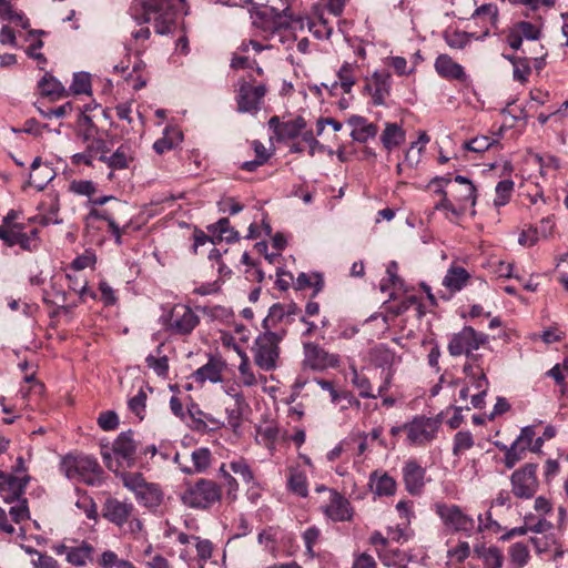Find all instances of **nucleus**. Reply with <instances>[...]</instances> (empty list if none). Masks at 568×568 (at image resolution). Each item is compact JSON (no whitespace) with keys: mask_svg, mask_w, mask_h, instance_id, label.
Returning <instances> with one entry per match:
<instances>
[{"mask_svg":"<svg viewBox=\"0 0 568 568\" xmlns=\"http://www.w3.org/2000/svg\"><path fill=\"white\" fill-rule=\"evenodd\" d=\"M436 513L443 524L456 532L470 535L475 530L483 531L486 529L497 532L500 528L496 521L491 520L489 513L486 514V521L483 519L481 515H478L477 527H475L474 519L466 515L459 506L438 503L436 504Z\"/></svg>","mask_w":568,"mask_h":568,"instance_id":"f257e3e1","label":"nucleus"},{"mask_svg":"<svg viewBox=\"0 0 568 568\" xmlns=\"http://www.w3.org/2000/svg\"><path fill=\"white\" fill-rule=\"evenodd\" d=\"M61 471L71 480L97 486L102 483L103 470L98 460L89 455L68 454L61 460Z\"/></svg>","mask_w":568,"mask_h":568,"instance_id":"f03ea898","label":"nucleus"},{"mask_svg":"<svg viewBox=\"0 0 568 568\" xmlns=\"http://www.w3.org/2000/svg\"><path fill=\"white\" fill-rule=\"evenodd\" d=\"M138 442L133 438V432H122L114 440L111 448L104 446L101 450L102 459L113 473L131 468L136 460Z\"/></svg>","mask_w":568,"mask_h":568,"instance_id":"7ed1b4c3","label":"nucleus"},{"mask_svg":"<svg viewBox=\"0 0 568 568\" xmlns=\"http://www.w3.org/2000/svg\"><path fill=\"white\" fill-rule=\"evenodd\" d=\"M143 10V22H154L155 32L168 34L175 22V9L172 0H136ZM184 3L185 0H179Z\"/></svg>","mask_w":568,"mask_h":568,"instance_id":"20e7f679","label":"nucleus"},{"mask_svg":"<svg viewBox=\"0 0 568 568\" xmlns=\"http://www.w3.org/2000/svg\"><path fill=\"white\" fill-rule=\"evenodd\" d=\"M129 209L130 206L126 202L113 200V205L108 209L99 210L97 207H91L87 215V221H106L110 233L114 237L115 243L120 245L122 244V235L128 233L132 226V223L130 220H128L122 226H120L118 220H126L129 215Z\"/></svg>","mask_w":568,"mask_h":568,"instance_id":"39448f33","label":"nucleus"},{"mask_svg":"<svg viewBox=\"0 0 568 568\" xmlns=\"http://www.w3.org/2000/svg\"><path fill=\"white\" fill-rule=\"evenodd\" d=\"M281 339L282 337L277 333L271 331H265L255 338L252 354L256 366L265 372L277 368Z\"/></svg>","mask_w":568,"mask_h":568,"instance_id":"423d86ee","label":"nucleus"},{"mask_svg":"<svg viewBox=\"0 0 568 568\" xmlns=\"http://www.w3.org/2000/svg\"><path fill=\"white\" fill-rule=\"evenodd\" d=\"M488 342V336L477 332L471 326H464L458 333L453 334L448 343V352L452 356L466 355L469 359L476 362L477 355L474 351Z\"/></svg>","mask_w":568,"mask_h":568,"instance_id":"0eeeda50","label":"nucleus"},{"mask_svg":"<svg viewBox=\"0 0 568 568\" xmlns=\"http://www.w3.org/2000/svg\"><path fill=\"white\" fill-rule=\"evenodd\" d=\"M267 88L264 83H253L246 79H240L236 84V104L241 113H257L263 104Z\"/></svg>","mask_w":568,"mask_h":568,"instance_id":"6e6552de","label":"nucleus"},{"mask_svg":"<svg viewBox=\"0 0 568 568\" xmlns=\"http://www.w3.org/2000/svg\"><path fill=\"white\" fill-rule=\"evenodd\" d=\"M199 315L185 304H175L168 317L166 328L172 334L189 335L199 325Z\"/></svg>","mask_w":568,"mask_h":568,"instance_id":"1a4fd4ad","label":"nucleus"},{"mask_svg":"<svg viewBox=\"0 0 568 568\" xmlns=\"http://www.w3.org/2000/svg\"><path fill=\"white\" fill-rule=\"evenodd\" d=\"M304 367L312 371L322 372L327 368H336L339 366V356L325 351L323 347L315 343L304 344Z\"/></svg>","mask_w":568,"mask_h":568,"instance_id":"9d476101","label":"nucleus"},{"mask_svg":"<svg viewBox=\"0 0 568 568\" xmlns=\"http://www.w3.org/2000/svg\"><path fill=\"white\" fill-rule=\"evenodd\" d=\"M455 204L460 209L463 215L467 209L474 207L476 204V187L470 180L463 175L454 178V184L447 191Z\"/></svg>","mask_w":568,"mask_h":568,"instance_id":"9b49d317","label":"nucleus"},{"mask_svg":"<svg viewBox=\"0 0 568 568\" xmlns=\"http://www.w3.org/2000/svg\"><path fill=\"white\" fill-rule=\"evenodd\" d=\"M537 465L526 464L511 475L513 491L516 497H532L537 490Z\"/></svg>","mask_w":568,"mask_h":568,"instance_id":"f8f14e48","label":"nucleus"},{"mask_svg":"<svg viewBox=\"0 0 568 568\" xmlns=\"http://www.w3.org/2000/svg\"><path fill=\"white\" fill-rule=\"evenodd\" d=\"M390 73L388 71H375L365 79L364 90L371 95L373 104L383 105L390 93Z\"/></svg>","mask_w":568,"mask_h":568,"instance_id":"ddd939ff","label":"nucleus"},{"mask_svg":"<svg viewBox=\"0 0 568 568\" xmlns=\"http://www.w3.org/2000/svg\"><path fill=\"white\" fill-rule=\"evenodd\" d=\"M38 230L33 229L29 233L9 229L4 225L0 226V239L8 245H19L24 251H36L39 247Z\"/></svg>","mask_w":568,"mask_h":568,"instance_id":"4468645a","label":"nucleus"},{"mask_svg":"<svg viewBox=\"0 0 568 568\" xmlns=\"http://www.w3.org/2000/svg\"><path fill=\"white\" fill-rule=\"evenodd\" d=\"M404 429L407 432V439L410 444L420 445L435 437L437 427L430 418L416 417L405 424Z\"/></svg>","mask_w":568,"mask_h":568,"instance_id":"2eb2a0df","label":"nucleus"},{"mask_svg":"<svg viewBox=\"0 0 568 568\" xmlns=\"http://www.w3.org/2000/svg\"><path fill=\"white\" fill-rule=\"evenodd\" d=\"M306 121L303 116L281 122L278 116L268 120V126L274 131L278 141H287L297 138L306 129Z\"/></svg>","mask_w":568,"mask_h":568,"instance_id":"dca6fc26","label":"nucleus"},{"mask_svg":"<svg viewBox=\"0 0 568 568\" xmlns=\"http://www.w3.org/2000/svg\"><path fill=\"white\" fill-rule=\"evenodd\" d=\"M403 483L409 495H419L425 486L426 470L415 459L407 460L402 469Z\"/></svg>","mask_w":568,"mask_h":568,"instance_id":"f3484780","label":"nucleus"},{"mask_svg":"<svg viewBox=\"0 0 568 568\" xmlns=\"http://www.w3.org/2000/svg\"><path fill=\"white\" fill-rule=\"evenodd\" d=\"M123 485L136 497H159L160 490L155 484L146 483L139 473H122Z\"/></svg>","mask_w":568,"mask_h":568,"instance_id":"a211bd4d","label":"nucleus"},{"mask_svg":"<svg viewBox=\"0 0 568 568\" xmlns=\"http://www.w3.org/2000/svg\"><path fill=\"white\" fill-rule=\"evenodd\" d=\"M369 359L375 367L386 372H394V366L400 363L402 357L386 344H378L371 348Z\"/></svg>","mask_w":568,"mask_h":568,"instance_id":"6ab92c4d","label":"nucleus"},{"mask_svg":"<svg viewBox=\"0 0 568 568\" xmlns=\"http://www.w3.org/2000/svg\"><path fill=\"white\" fill-rule=\"evenodd\" d=\"M226 364L223 359L211 357L209 362L193 373L196 383L204 384L222 382V373L225 371Z\"/></svg>","mask_w":568,"mask_h":568,"instance_id":"aec40b11","label":"nucleus"},{"mask_svg":"<svg viewBox=\"0 0 568 568\" xmlns=\"http://www.w3.org/2000/svg\"><path fill=\"white\" fill-rule=\"evenodd\" d=\"M131 513L132 505L120 499H106L102 509L103 517L118 526L123 525Z\"/></svg>","mask_w":568,"mask_h":568,"instance_id":"412c9836","label":"nucleus"},{"mask_svg":"<svg viewBox=\"0 0 568 568\" xmlns=\"http://www.w3.org/2000/svg\"><path fill=\"white\" fill-rule=\"evenodd\" d=\"M436 72L445 79L465 81L464 68L455 62L448 54H439L435 60Z\"/></svg>","mask_w":568,"mask_h":568,"instance_id":"4be33fe9","label":"nucleus"},{"mask_svg":"<svg viewBox=\"0 0 568 568\" xmlns=\"http://www.w3.org/2000/svg\"><path fill=\"white\" fill-rule=\"evenodd\" d=\"M347 123L352 126L351 136L354 141L365 143L369 139L376 136L378 128L376 124L368 122L365 118L353 115Z\"/></svg>","mask_w":568,"mask_h":568,"instance_id":"5701e85b","label":"nucleus"},{"mask_svg":"<svg viewBox=\"0 0 568 568\" xmlns=\"http://www.w3.org/2000/svg\"><path fill=\"white\" fill-rule=\"evenodd\" d=\"M211 452L209 448L201 447L192 452V466L184 465L180 462V455L176 454L175 462L180 465L182 471L186 474L203 473L211 464Z\"/></svg>","mask_w":568,"mask_h":568,"instance_id":"b1692460","label":"nucleus"},{"mask_svg":"<svg viewBox=\"0 0 568 568\" xmlns=\"http://www.w3.org/2000/svg\"><path fill=\"white\" fill-rule=\"evenodd\" d=\"M229 467L243 481V484L247 486V494H251V497L260 496V491L253 490L254 488H257L258 485L255 481L253 471L245 459L239 458L236 460H232L229 464Z\"/></svg>","mask_w":568,"mask_h":568,"instance_id":"393cba45","label":"nucleus"},{"mask_svg":"<svg viewBox=\"0 0 568 568\" xmlns=\"http://www.w3.org/2000/svg\"><path fill=\"white\" fill-rule=\"evenodd\" d=\"M260 16L272 19V21L266 22V26H263L265 30L280 31L287 29L293 21L292 14L288 13V8L277 11L272 7H266L260 12Z\"/></svg>","mask_w":568,"mask_h":568,"instance_id":"a878e982","label":"nucleus"},{"mask_svg":"<svg viewBox=\"0 0 568 568\" xmlns=\"http://www.w3.org/2000/svg\"><path fill=\"white\" fill-rule=\"evenodd\" d=\"M371 487L378 496H394L396 493V480L386 473L374 471L369 477Z\"/></svg>","mask_w":568,"mask_h":568,"instance_id":"bb28decb","label":"nucleus"},{"mask_svg":"<svg viewBox=\"0 0 568 568\" xmlns=\"http://www.w3.org/2000/svg\"><path fill=\"white\" fill-rule=\"evenodd\" d=\"M474 554L477 558L483 560L484 568H501L504 562V555L495 546L486 547L485 545H477L474 548Z\"/></svg>","mask_w":568,"mask_h":568,"instance_id":"cd10ccee","label":"nucleus"},{"mask_svg":"<svg viewBox=\"0 0 568 568\" xmlns=\"http://www.w3.org/2000/svg\"><path fill=\"white\" fill-rule=\"evenodd\" d=\"M405 131L399 124L390 122L385 123V129L381 134V141L387 151H392L403 144L405 142Z\"/></svg>","mask_w":568,"mask_h":568,"instance_id":"c85d7f7f","label":"nucleus"},{"mask_svg":"<svg viewBox=\"0 0 568 568\" xmlns=\"http://www.w3.org/2000/svg\"><path fill=\"white\" fill-rule=\"evenodd\" d=\"M324 513L334 521H344L352 518L353 508L348 499H331L329 505L324 507Z\"/></svg>","mask_w":568,"mask_h":568,"instance_id":"c756f323","label":"nucleus"},{"mask_svg":"<svg viewBox=\"0 0 568 568\" xmlns=\"http://www.w3.org/2000/svg\"><path fill=\"white\" fill-rule=\"evenodd\" d=\"M0 494L4 490L9 491L8 497H21L24 494V488L29 481L28 476L16 477V476H4L2 471H0Z\"/></svg>","mask_w":568,"mask_h":568,"instance_id":"7c9ffc66","label":"nucleus"},{"mask_svg":"<svg viewBox=\"0 0 568 568\" xmlns=\"http://www.w3.org/2000/svg\"><path fill=\"white\" fill-rule=\"evenodd\" d=\"M38 88L41 95L49 97L51 100L60 99L67 95L64 87L50 73H45L39 81Z\"/></svg>","mask_w":568,"mask_h":568,"instance_id":"2f4dec72","label":"nucleus"},{"mask_svg":"<svg viewBox=\"0 0 568 568\" xmlns=\"http://www.w3.org/2000/svg\"><path fill=\"white\" fill-rule=\"evenodd\" d=\"M468 278L469 274L464 267L453 266L447 271L443 280V285L450 292H457L466 285Z\"/></svg>","mask_w":568,"mask_h":568,"instance_id":"473e14b6","label":"nucleus"},{"mask_svg":"<svg viewBox=\"0 0 568 568\" xmlns=\"http://www.w3.org/2000/svg\"><path fill=\"white\" fill-rule=\"evenodd\" d=\"M94 548L82 541L79 546L71 547L67 554V561L75 567H83L92 559Z\"/></svg>","mask_w":568,"mask_h":568,"instance_id":"72a5a7b5","label":"nucleus"},{"mask_svg":"<svg viewBox=\"0 0 568 568\" xmlns=\"http://www.w3.org/2000/svg\"><path fill=\"white\" fill-rule=\"evenodd\" d=\"M356 68H357V65L355 63H349V62L343 63V65L339 68L338 72H337L339 82L335 81L331 85V88H329L331 92L333 90L337 89V87L339 85L345 93H349L352 91V88L356 83L355 78H354V71Z\"/></svg>","mask_w":568,"mask_h":568,"instance_id":"f704fd0d","label":"nucleus"},{"mask_svg":"<svg viewBox=\"0 0 568 568\" xmlns=\"http://www.w3.org/2000/svg\"><path fill=\"white\" fill-rule=\"evenodd\" d=\"M133 160V152L129 145H120L115 152L106 156L103 162L112 170H123L129 166V163Z\"/></svg>","mask_w":568,"mask_h":568,"instance_id":"c9c22d12","label":"nucleus"},{"mask_svg":"<svg viewBox=\"0 0 568 568\" xmlns=\"http://www.w3.org/2000/svg\"><path fill=\"white\" fill-rule=\"evenodd\" d=\"M207 231L227 243L236 242L240 239L239 232L231 226L226 217H222L215 224L207 226Z\"/></svg>","mask_w":568,"mask_h":568,"instance_id":"e433bc0d","label":"nucleus"},{"mask_svg":"<svg viewBox=\"0 0 568 568\" xmlns=\"http://www.w3.org/2000/svg\"><path fill=\"white\" fill-rule=\"evenodd\" d=\"M500 135H501V133L498 132L491 136H487V135L476 136V138L465 142L464 148L471 152L481 153V152L489 150L490 148L499 146Z\"/></svg>","mask_w":568,"mask_h":568,"instance_id":"4c0bfd02","label":"nucleus"},{"mask_svg":"<svg viewBox=\"0 0 568 568\" xmlns=\"http://www.w3.org/2000/svg\"><path fill=\"white\" fill-rule=\"evenodd\" d=\"M471 18L479 20L487 28L497 29L498 8L494 3H485L474 11Z\"/></svg>","mask_w":568,"mask_h":568,"instance_id":"58836bf2","label":"nucleus"},{"mask_svg":"<svg viewBox=\"0 0 568 568\" xmlns=\"http://www.w3.org/2000/svg\"><path fill=\"white\" fill-rule=\"evenodd\" d=\"M236 351L241 357V363L239 365L241 383L247 387L255 386L257 384V378L250 367L247 354L240 348H236Z\"/></svg>","mask_w":568,"mask_h":568,"instance_id":"ea45409f","label":"nucleus"},{"mask_svg":"<svg viewBox=\"0 0 568 568\" xmlns=\"http://www.w3.org/2000/svg\"><path fill=\"white\" fill-rule=\"evenodd\" d=\"M352 371V384L358 389L362 398H376L377 395L372 393V385L369 379L359 374L355 366L351 367Z\"/></svg>","mask_w":568,"mask_h":568,"instance_id":"a19ab883","label":"nucleus"},{"mask_svg":"<svg viewBox=\"0 0 568 568\" xmlns=\"http://www.w3.org/2000/svg\"><path fill=\"white\" fill-rule=\"evenodd\" d=\"M509 558L516 568H523L530 558L528 547L523 542H515L509 548Z\"/></svg>","mask_w":568,"mask_h":568,"instance_id":"79ce46f5","label":"nucleus"},{"mask_svg":"<svg viewBox=\"0 0 568 568\" xmlns=\"http://www.w3.org/2000/svg\"><path fill=\"white\" fill-rule=\"evenodd\" d=\"M310 32L317 39H329L333 33V27L322 16L308 23Z\"/></svg>","mask_w":568,"mask_h":568,"instance_id":"37998d69","label":"nucleus"},{"mask_svg":"<svg viewBox=\"0 0 568 568\" xmlns=\"http://www.w3.org/2000/svg\"><path fill=\"white\" fill-rule=\"evenodd\" d=\"M290 491L300 497H307L306 476L302 471H292L288 478Z\"/></svg>","mask_w":568,"mask_h":568,"instance_id":"c03bdc74","label":"nucleus"},{"mask_svg":"<svg viewBox=\"0 0 568 568\" xmlns=\"http://www.w3.org/2000/svg\"><path fill=\"white\" fill-rule=\"evenodd\" d=\"M85 149L100 161L106 160V153L110 151L101 132L85 143Z\"/></svg>","mask_w":568,"mask_h":568,"instance_id":"a18cd8bd","label":"nucleus"},{"mask_svg":"<svg viewBox=\"0 0 568 568\" xmlns=\"http://www.w3.org/2000/svg\"><path fill=\"white\" fill-rule=\"evenodd\" d=\"M438 194L442 195V200L435 205V210L437 211H447L455 217H460L463 213L460 209L455 204L454 200L449 196V193L445 189L436 190Z\"/></svg>","mask_w":568,"mask_h":568,"instance_id":"49530a36","label":"nucleus"},{"mask_svg":"<svg viewBox=\"0 0 568 568\" xmlns=\"http://www.w3.org/2000/svg\"><path fill=\"white\" fill-rule=\"evenodd\" d=\"M496 197L494 204L496 206H503L508 203L511 193L514 191V182L511 180H503L496 185Z\"/></svg>","mask_w":568,"mask_h":568,"instance_id":"de8ad7c7","label":"nucleus"},{"mask_svg":"<svg viewBox=\"0 0 568 568\" xmlns=\"http://www.w3.org/2000/svg\"><path fill=\"white\" fill-rule=\"evenodd\" d=\"M27 552L33 556L31 562L36 568H59L58 561L47 554L40 552L33 548H27Z\"/></svg>","mask_w":568,"mask_h":568,"instance_id":"09e8293b","label":"nucleus"},{"mask_svg":"<svg viewBox=\"0 0 568 568\" xmlns=\"http://www.w3.org/2000/svg\"><path fill=\"white\" fill-rule=\"evenodd\" d=\"M192 494L199 497H221L220 488L217 485L209 479H200Z\"/></svg>","mask_w":568,"mask_h":568,"instance_id":"8fccbe9b","label":"nucleus"},{"mask_svg":"<svg viewBox=\"0 0 568 568\" xmlns=\"http://www.w3.org/2000/svg\"><path fill=\"white\" fill-rule=\"evenodd\" d=\"M505 453V466L511 469L519 460L523 459V455L526 452V447H519L518 442H514L509 447H504Z\"/></svg>","mask_w":568,"mask_h":568,"instance_id":"3c124183","label":"nucleus"},{"mask_svg":"<svg viewBox=\"0 0 568 568\" xmlns=\"http://www.w3.org/2000/svg\"><path fill=\"white\" fill-rule=\"evenodd\" d=\"M71 91L75 94H88L91 92L90 75L84 72L75 73L73 82L70 87Z\"/></svg>","mask_w":568,"mask_h":568,"instance_id":"603ef678","label":"nucleus"},{"mask_svg":"<svg viewBox=\"0 0 568 568\" xmlns=\"http://www.w3.org/2000/svg\"><path fill=\"white\" fill-rule=\"evenodd\" d=\"M470 555V547L468 542L458 541L455 547H452L447 551V557L450 561L460 564L465 561Z\"/></svg>","mask_w":568,"mask_h":568,"instance_id":"864d4df0","label":"nucleus"},{"mask_svg":"<svg viewBox=\"0 0 568 568\" xmlns=\"http://www.w3.org/2000/svg\"><path fill=\"white\" fill-rule=\"evenodd\" d=\"M474 445V438L470 432H458L454 437V455L462 454L465 449H469Z\"/></svg>","mask_w":568,"mask_h":568,"instance_id":"5fc2aeb1","label":"nucleus"},{"mask_svg":"<svg viewBox=\"0 0 568 568\" xmlns=\"http://www.w3.org/2000/svg\"><path fill=\"white\" fill-rule=\"evenodd\" d=\"M445 41L453 49H463L469 43V36L464 31H453L445 34Z\"/></svg>","mask_w":568,"mask_h":568,"instance_id":"6e6d98bb","label":"nucleus"},{"mask_svg":"<svg viewBox=\"0 0 568 568\" xmlns=\"http://www.w3.org/2000/svg\"><path fill=\"white\" fill-rule=\"evenodd\" d=\"M21 501L10 507L9 515L11 517V520L16 524H20L23 520H27L30 518V511L29 507L27 505V499H20Z\"/></svg>","mask_w":568,"mask_h":568,"instance_id":"4d7b16f0","label":"nucleus"},{"mask_svg":"<svg viewBox=\"0 0 568 568\" xmlns=\"http://www.w3.org/2000/svg\"><path fill=\"white\" fill-rule=\"evenodd\" d=\"M377 554L379 559L386 566L396 565L399 560H402V552L399 549H390L387 545L386 548H377Z\"/></svg>","mask_w":568,"mask_h":568,"instance_id":"13d9d810","label":"nucleus"},{"mask_svg":"<svg viewBox=\"0 0 568 568\" xmlns=\"http://www.w3.org/2000/svg\"><path fill=\"white\" fill-rule=\"evenodd\" d=\"M515 28L527 40H538L540 37V29L530 22L520 21L515 24Z\"/></svg>","mask_w":568,"mask_h":568,"instance_id":"bf43d9fd","label":"nucleus"},{"mask_svg":"<svg viewBox=\"0 0 568 568\" xmlns=\"http://www.w3.org/2000/svg\"><path fill=\"white\" fill-rule=\"evenodd\" d=\"M145 362L159 376L166 375L169 371V361L166 356L155 357L153 355H149L145 358Z\"/></svg>","mask_w":568,"mask_h":568,"instance_id":"052dcab7","label":"nucleus"},{"mask_svg":"<svg viewBox=\"0 0 568 568\" xmlns=\"http://www.w3.org/2000/svg\"><path fill=\"white\" fill-rule=\"evenodd\" d=\"M530 65L527 58L514 61V79L524 83L530 74Z\"/></svg>","mask_w":568,"mask_h":568,"instance_id":"680f3d73","label":"nucleus"},{"mask_svg":"<svg viewBox=\"0 0 568 568\" xmlns=\"http://www.w3.org/2000/svg\"><path fill=\"white\" fill-rule=\"evenodd\" d=\"M98 425L103 430H113L119 425L118 415L112 410L103 412L98 417Z\"/></svg>","mask_w":568,"mask_h":568,"instance_id":"e2e57ef3","label":"nucleus"},{"mask_svg":"<svg viewBox=\"0 0 568 568\" xmlns=\"http://www.w3.org/2000/svg\"><path fill=\"white\" fill-rule=\"evenodd\" d=\"M71 190L79 195L88 196L89 200L97 192L95 184L92 181H84V180L73 181L71 184Z\"/></svg>","mask_w":568,"mask_h":568,"instance_id":"0e129e2a","label":"nucleus"},{"mask_svg":"<svg viewBox=\"0 0 568 568\" xmlns=\"http://www.w3.org/2000/svg\"><path fill=\"white\" fill-rule=\"evenodd\" d=\"M97 257L91 252H85L82 255L77 256L71 263V267L75 271H82L87 267H91L95 264Z\"/></svg>","mask_w":568,"mask_h":568,"instance_id":"69168bd1","label":"nucleus"},{"mask_svg":"<svg viewBox=\"0 0 568 568\" xmlns=\"http://www.w3.org/2000/svg\"><path fill=\"white\" fill-rule=\"evenodd\" d=\"M531 544L534 545L536 551L538 554L546 552L550 549V547L555 544V538L552 535H542L530 538Z\"/></svg>","mask_w":568,"mask_h":568,"instance_id":"338daca9","label":"nucleus"},{"mask_svg":"<svg viewBox=\"0 0 568 568\" xmlns=\"http://www.w3.org/2000/svg\"><path fill=\"white\" fill-rule=\"evenodd\" d=\"M146 394L141 389L139 393L129 400L130 409L140 418L145 408Z\"/></svg>","mask_w":568,"mask_h":568,"instance_id":"774afa93","label":"nucleus"}]
</instances>
